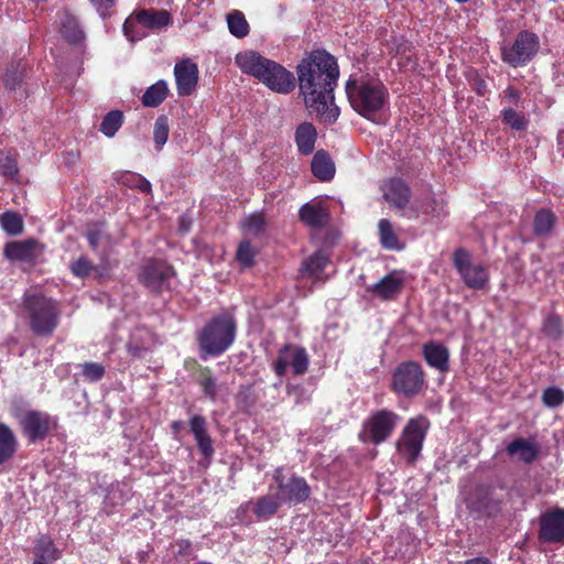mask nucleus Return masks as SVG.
Here are the masks:
<instances>
[{
  "label": "nucleus",
  "mask_w": 564,
  "mask_h": 564,
  "mask_svg": "<svg viewBox=\"0 0 564 564\" xmlns=\"http://www.w3.org/2000/svg\"><path fill=\"white\" fill-rule=\"evenodd\" d=\"M296 74L300 95L310 113L325 124L335 123L340 113L334 96L339 78L336 58L326 51H313L297 65Z\"/></svg>",
  "instance_id": "obj_1"
},
{
  "label": "nucleus",
  "mask_w": 564,
  "mask_h": 564,
  "mask_svg": "<svg viewBox=\"0 0 564 564\" xmlns=\"http://www.w3.org/2000/svg\"><path fill=\"white\" fill-rule=\"evenodd\" d=\"M235 63L243 74L256 77L274 93L285 95L295 88V77L290 70L256 51L238 53Z\"/></svg>",
  "instance_id": "obj_2"
},
{
  "label": "nucleus",
  "mask_w": 564,
  "mask_h": 564,
  "mask_svg": "<svg viewBox=\"0 0 564 564\" xmlns=\"http://www.w3.org/2000/svg\"><path fill=\"white\" fill-rule=\"evenodd\" d=\"M345 88L352 109L366 119L377 121L389 105V91L379 78L350 77Z\"/></svg>",
  "instance_id": "obj_3"
},
{
  "label": "nucleus",
  "mask_w": 564,
  "mask_h": 564,
  "mask_svg": "<svg viewBox=\"0 0 564 564\" xmlns=\"http://www.w3.org/2000/svg\"><path fill=\"white\" fill-rule=\"evenodd\" d=\"M21 310L30 330L36 336H52L59 324L62 311L58 302L41 292H25Z\"/></svg>",
  "instance_id": "obj_4"
},
{
  "label": "nucleus",
  "mask_w": 564,
  "mask_h": 564,
  "mask_svg": "<svg viewBox=\"0 0 564 564\" xmlns=\"http://www.w3.org/2000/svg\"><path fill=\"white\" fill-rule=\"evenodd\" d=\"M235 337L236 323L234 318L227 314L215 316L197 336L202 358L224 354L232 345Z\"/></svg>",
  "instance_id": "obj_5"
},
{
  "label": "nucleus",
  "mask_w": 564,
  "mask_h": 564,
  "mask_svg": "<svg viewBox=\"0 0 564 564\" xmlns=\"http://www.w3.org/2000/svg\"><path fill=\"white\" fill-rule=\"evenodd\" d=\"M172 22L166 10L143 9L131 14L123 23V33L131 42L140 41L147 36V29L161 31Z\"/></svg>",
  "instance_id": "obj_6"
},
{
  "label": "nucleus",
  "mask_w": 564,
  "mask_h": 564,
  "mask_svg": "<svg viewBox=\"0 0 564 564\" xmlns=\"http://www.w3.org/2000/svg\"><path fill=\"white\" fill-rule=\"evenodd\" d=\"M401 416L394 411L381 409L373 411L364 421L359 438L364 443L379 445L391 437Z\"/></svg>",
  "instance_id": "obj_7"
},
{
  "label": "nucleus",
  "mask_w": 564,
  "mask_h": 564,
  "mask_svg": "<svg viewBox=\"0 0 564 564\" xmlns=\"http://www.w3.org/2000/svg\"><path fill=\"white\" fill-rule=\"evenodd\" d=\"M429 427V420L423 415L410 419L404 426L397 441V451L408 463L413 464L420 456Z\"/></svg>",
  "instance_id": "obj_8"
},
{
  "label": "nucleus",
  "mask_w": 564,
  "mask_h": 564,
  "mask_svg": "<svg viewBox=\"0 0 564 564\" xmlns=\"http://www.w3.org/2000/svg\"><path fill=\"white\" fill-rule=\"evenodd\" d=\"M453 263L467 288L477 291L489 290L488 269L479 262H474L468 251L457 249L453 254Z\"/></svg>",
  "instance_id": "obj_9"
},
{
  "label": "nucleus",
  "mask_w": 564,
  "mask_h": 564,
  "mask_svg": "<svg viewBox=\"0 0 564 564\" xmlns=\"http://www.w3.org/2000/svg\"><path fill=\"white\" fill-rule=\"evenodd\" d=\"M175 271L164 260L149 259L140 268L138 279L140 283L152 293H162L171 290V281Z\"/></svg>",
  "instance_id": "obj_10"
},
{
  "label": "nucleus",
  "mask_w": 564,
  "mask_h": 564,
  "mask_svg": "<svg viewBox=\"0 0 564 564\" xmlns=\"http://www.w3.org/2000/svg\"><path fill=\"white\" fill-rule=\"evenodd\" d=\"M424 384V371L417 362H402L392 373L391 389L403 397L416 395Z\"/></svg>",
  "instance_id": "obj_11"
},
{
  "label": "nucleus",
  "mask_w": 564,
  "mask_h": 564,
  "mask_svg": "<svg viewBox=\"0 0 564 564\" xmlns=\"http://www.w3.org/2000/svg\"><path fill=\"white\" fill-rule=\"evenodd\" d=\"M540 41L534 33L523 31L511 45L502 47V59L513 67L528 63L539 51Z\"/></svg>",
  "instance_id": "obj_12"
},
{
  "label": "nucleus",
  "mask_w": 564,
  "mask_h": 564,
  "mask_svg": "<svg viewBox=\"0 0 564 564\" xmlns=\"http://www.w3.org/2000/svg\"><path fill=\"white\" fill-rule=\"evenodd\" d=\"M310 365V358L303 347L285 345L279 350V355L272 368L278 377H283L290 367L294 376L304 375Z\"/></svg>",
  "instance_id": "obj_13"
},
{
  "label": "nucleus",
  "mask_w": 564,
  "mask_h": 564,
  "mask_svg": "<svg viewBox=\"0 0 564 564\" xmlns=\"http://www.w3.org/2000/svg\"><path fill=\"white\" fill-rule=\"evenodd\" d=\"M273 479L278 486L276 495L282 503H301L310 496L311 488L303 477L293 475L285 481L282 470L276 469L274 471Z\"/></svg>",
  "instance_id": "obj_14"
},
{
  "label": "nucleus",
  "mask_w": 564,
  "mask_h": 564,
  "mask_svg": "<svg viewBox=\"0 0 564 564\" xmlns=\"http://www.w3.org/2000/svg\"><path fill=\"white\" fill-rule=\"evenodd\" d=\"M539 539L545 543H564V509L555 508L541 516Z\"/></svg>",
  "instance_id": "obj_15"
},
{
  "label": "nucleus",
  "mask_w": 564,
  "mask_h": 564,
  "mask_svg": "<svg viewBox=\"0 0 564 564\" xmlns=\"http://www.w3.org/2000/svg\"><path fill=\"white\" fill-rule=\"evenodd\" d=\"M198 66L191 58H183L174 66V77L178 96H191L198 84Z\"/></svg>",
  "instance_id": "obj_16"
},
{
  "label": "nucleus",
  "mask_w": 564,
  "mask_h": 564,
  "mask_svg": "<svg viewBox=\"0 0 564 564\" xmlns=\"http://www.w3.org/2000/svg\"><path fill=\"white\" fill-rule=\"evenodd\" d=\"M500 499L485 486H478L467 499L468 509L479 517H495L500 512Z\"/></svg>",
  "instance_id": "obj_17"
},
{
  "label": "nucleus",
  "mask_w": 564,
  "mask_h": 564,
  "mask_svg": "<svg viewBox=\"0 0 564 564\" xmlns=\"http://www.w3.org/2000/svg\"><path fill=\"white\" fill-rule=\"evenodd\" d=\"M20 424L23 435L34 443L48 434L52 421L47 413L29 411L22 416Z\"/></svg>",
  "instance_id": "obj_18"
},
{
  "label": "nucleus",
  "mask_w": 564,
  "mask_h": 564,
  "mask_svg": "<svg viewBox=\"0 0 564 564\" xmlns=\"http://www.w3.org/2000/svg\"><path fill=\"white\" fill-rule=\"evenodd\" d=\"M328 265V256L325 253V251L318 250L303 261L301 273L303 276L312 279L313 281L324 282L328 279V274L325 273V270Z\"/></svg>",
  "instance_id": "obj_19"
},
{
  "label": "nucleus",
  "mask_w": 564,
  "mask_h": 564,
  "mask_svg": "<svg viewBox=\"0 0 564 564\" xmlns=\"http://www.w3.org/2000/svg\"><path fill=\"white\" fill-rule=\"evenodd\" d=\"M384 199L394 208H404L410 200V188L409 186L399 178L389 181L382 187Z\"/></svg>",
  "instance_id": "obj_20"
},
{
  "label": "nucleus",
  "mask_w": 564,
  "mask_h": 564,
  "mask_svg": "<svg viewBox=\"0 0 564 564\" xmlns=\"http://www.w3.org/2000/svg\"><path fill=\"white\" fill-rule=\"evenodd\" d=\"M189 427L199 452L204 457L210 458L214 454V446L213 441L207 433V423L205 417L202 415H194L189 421Z\"/></svg>",
  "instance_id": "obj_21"
},
{
  "label": "nucleus",
  "mask_w": 564,
  "mask_h": 564,
  "mask_svg": "<svg viewBox=\"0 0 564 564\" xmlns=\"http://www.w3.org/2000/svg\"><path fill=\"white\" fill-rule=\"evenodd\" d=\"M423 356L427 365L440 372L448 370L449 351L443 344L437 341L426 343L423 346Z\"/></svg>",
  "instance_id": "obj_22"
},
{
  "label": "nucleus",
  "mask_w": 564,
  "mask_h": 564,
  "mask_svg": "<svg viewBox=\"0 0 564 564\" xmlns=\"http://www.w3.org/2000/svg\"><path fill=\"white\" fill-rule=\"evenodd\" d=\"M404 279L401 273L392 272L371 286V291L383 300L393 299L402 290Z\"/></svg>",
  "instance_id": "obj_23"
},
{
  "label": "nucleus",
  "mask_w": 564,
  "mask_h": 564,
  "mask_svg": "<svg viewBox=\"0 0 564 564\" xmlns=\"http://www.w3.org/2000/svg\"><path fill=\"white\" fill-rule=\"evenodd\" d=\"M300 218L307 226L319 229L328 223V212L321 203H307L300 209Z\"/></svg>",
  "instance_id": "obj_24"
},
{
  "label": "nucleus",
  "mask_w": 564,
  "mask_h": 564,
  "mask_svg": "<svg viewBox=\"0 0 564 564\" xmlns=\"http://www.w3.org/2000/svg\"><path fill=\"white\" fill-rule=\"evenodd\" d=\"M36 242L34 240L13 241L6 245L7 258L14 261H32L36 256Z\"/></svg>",
  "instance_id": "obj_25"
},
{
  "label": "nucleus",
  "mask_w": 564,
  "mask_h": 564,
  "mask_svg": "<svg viewBox=\"0 0 564 564\" xmlns=\"http://www.w3.org/2000/svg\"><path fill=\"white\" fill-rule=\"evenodd\" d=\"M507 453L510 456H518L525 464H530L536 458L539 447L533 441L519 437L507 446Z\"/></svg>",
  "instance_id": "obj_26"
},
{
  "label": "nucleus",
  "mask_w": 564,
  "mask_h": 564,
  "mask_svg": "<svg viewBox=\"0 0 564 564\" xmlns=\"http://www.w3.org/2000/svg\"><path fill=\"white\" fill-rule=\"evenodd\" d=\"M312 173L323 182L330 181L335 175V165L327 152L317 151L311 163Z\"/></svg>",
  "instance_id": "obj_27"
},
{
  "label": "nucleus",
  "mask_w": 564,
  "mask_h": 564,
  "mask_svg": "<svg viewBox=\"0 0 564 564\" xmlns=\"http://www.w3.org/2000/svg\"><path fill=\"white\" fill-rule=\"evenodd\" d=\"M282 501L279 499V496L275 495H265L260 497L257 501H249L246 505V508L249 509L252 507V511L260 519H269L271 518L278 509L281 507Z\"/></svg>",
  "instance_id": "obj_28"
},
{
  "label": "nucleus",
  "mask_w": 564,
  "mask_h": 564,
  "mask_svg": "<svg viewBox=\"0 0 564 564\" xmlns=\"http://www.w3.org/2000/svg\"><path fill=\"white\" fill-rule=\"evenodd\" d=\"M317 131L310 122L301 123L295 131V142L299 151L308 155L314 151Z\"/></svg>",
  "instance_id": "obj_29"
},
{
  "label": "nucleus",
  "mask_w": 564,
  "mask_h": 564,
  "mask_svg": "<svg viewBox=\"0 0 564 564\" xmlns=\"http://www.w3.org/2000/svg\"><path fill=\"white\" fill-rule=\"evenodd\" d=\"M18 449V440L13 431L0 423V465L10 462Z\"/></svg>",
  "instance_id": "obj_30"
},
{
  "label": "nucleus",
  "mask_w": 564,
  "mask_h": 564,
  "mask_svg": "<svg viewBox=\"0 0 564 564\" xmlns=\"http://www.w3.org/2000/svg\"><path fill=\"white\" fill-rule=\"evenodd\" d=\"M34 553L36 561L44 564L54 563L59 558V551L56 549L53 540L47 535H40L35 542Z\"/></svg>",
  "instance_id": "obj_31"
},
{
  "label": "nucleus",
  "mask_w": 564,
  "mask_h": 564,
  "mask_svg": "<svg viewBox=\"0 0 564 564\" xmlns=\"http://www.w3.org/2000/svg\"><path fill=\"white\" fill-rule=\"evenodd\" d=\"M61 33L68 42L74 44L80 43L85 39L77 20L67 12H64L61 17Z\"/></svg>",
  "instance_id": "obj_32"
},
{
  "label": "nucleus",
  "mask_w": 564,
  "mask_h": 564,
  "mask_svg": "<svg viewBox=\"0 0 564 564\" xmlns=\"http://www.w3.org/2000/svg\"><path fill=\"white\" fill-rule=\"evenodd\" d=\"M379 239L383 248L389 250H401L403 245L399 241L392 224L388 219H381L378 224Z\"/></svg>",
  "instance_id": "obj_33"
},
{
  "label": "nucleus",
  "mask_w": 564,
  "mask_h": 564,
  "mask_svg": "<svg viewBox=\"0 0 564 564\" xmlns=\"http://www.w3.org/2000/svg\"><path fill=\"white\" fill-rule=\"evenodd\" d=\"M169 88L165 80H159L150 86L142 96V104L145 107H158L166 98Z\"/></svg>",
  "instance_id": "obj_34"
},
{
  "label": "nucleus",
  "mask_w": 564,
  "mask_h": 564,
  "mask_svg": "<svg viewBox=\"0 0 564 564\" xmlns=\"http://www.w3.org/2000/svg\"><path fill=\"white\" fill-rule=\"evenodd\" d=\"M227 24L229 32L238 39H242L249 34V23L241 11L234 10L228 13Z\"/></svg>",
  "instance_id": "obj_35"
},
{
  "label": "nucleus",
  "mask_w": 564,
  "mask_h": 564,
  "mask_svg": "<svg viewBox=\"0 0 564 564\" xmlns=\"http://www.w3.org/2000/svg\"><path fill=\"white\" fill-rule=\"evenodd\" d=\"M554 224L555 215L549 209H541L534 216V234L538 236H545L553 229Z\"/></svg>",
  "instance_id": "obj_36"
},
{
  "label": "nucleus",
  "mask_w": 564,
  "mask_h": 564,
  "mask_svg": "<svg viewBox=\"0 0 564 564\" xmlns=\"http://www.w3.org/2000/svg\"><path fill=\"white\" fill-rule=\"evenodd\" d=\"M123 123V113L120 110L109 111L100 123V131L108 138H112Z\"/></svg>",
  "instance_id": "obj_37"
},
{
  "label": "nucleus",
  "mask_w": 564,
  "mask_h": 564,
  "mask_svg": "<svg viewBox=\"0 0 564 564\" xmlns=\"http://www.w3.org/2000/svg\"><path fill=\"white\" fill-rule=\"evenodd\" d=\"M169 120L166 116H159L154 122L153 127V140L155 144V149L161 151L169 139Z\"/></svg>",
  "instance_id": "obj_38"
},
{
  "label": "nucleus",
  "mask_w": 564,
  "mask_h": 564,
  "mask_svg": "<svg viewBox=\"0 0 564 564\" xmlns=\"http://www.w3.org/2000/svg\"><path fill=\"white\" fill-rule=\"evenodd\" d=\"M1 227L9 235H19L23 230L22 218L18 213L6 212L0 217Z\"/></svg>",
  "instance_id": "obj_39"
},
{
  "label": "nucleus",
  "mask_w": 564,
  "mask_h": 564,
  "mask_svg": "<svg viewBox=\"0 0 564 564\" xmlns=\"http://www.w3.org/2000/svg\"><path fill=\"white\" fill-rule=\"evenodd\" d=\"M502 122L514 130H524L528 126V120L522 112H518L512 108H505L501 111Z\"/></svg>",
  "instance_id": "obj_40"
},
{
  "label": "nucleus",
  "mask_w": 564,
  "mask_h": 564,
  "mask_svg": "<svg viewBox=\"0 0 564 564\" xmlns=\"http://www.w3.org/2000/svg\"><path fill=\"white\" fill-rule=\"evenodd\" d=\"M423 213L426 215H431L433 217H443L446 216L447 210V203L442 196H433L431 197L430 202L425 204L423 207Z\"/></svg>",
  "instance_id": "obj_41"
},
{
  "label": "nucleus",
  "mask_w": 564,
  "mask_h": 564,
  "mask_svg": "<svg viewBox=\"0 0 564 564\" xmlns=\"http://www.w3.org/2000/svg\"><path fill=\"white\" fill-rule=\"evenodd\" d=\"M82 369L84 378L89 382H97L105 376V367L98 362H85Z\"/></svg>",
  "instance_id": "obj_42"
},
{
  "label": "nucleus",
  "mask_w": 564,
  "mask_h": 564,
  "mask_svg": "<svg viewBox=\"0 0 564 564\" xmlns=\"http://www.w3.org/2000/svg\"><path fill=\"white\" fill-rule=\"evenodd\" d=\"M542 401L547 408L558 406L564 402V392L560 388L550 387L544 390Z\"/></svg>",
  "instance_id": "obj_43"
},
{
  "label": "nucleus",
  "mask_w": 564,
  "mask_h": 564,
  "mask_svg": "<svg viewBox=\"0 0 564 564\" xmlns=\"http://www.w3.org/2000/svg\"><path fill=\"white\" fill-rule=\"evenodd\" d=\"M254 254V249L252 248L250 242L242 241L238 247L236 258L241 265L250 267L253 262Z\"/></svg>",
  "instance_id": "obj_44"
},
{
  "label": "nucleus",
  "mask_w": 564,
  "mask_h": 564,
  "mask_svg": "<svg viewBox=\"0 0 564 564\" xmlns=\"http://www.w3.org/2000/svg\"><path fill=\"white\" fill-rule=\"evenodd\" d=\"M93 270L94 265L86 257H79L70 264V271L77 278H86Z\"/></svg>",
  "instance_id": "obj_45"
},
{
  "label": "nucleus",
  "mask_w": 564,
  "mask_h": 564,
  "mask_svg": "<svg viewBox=\"0 0 564 564\" xmlns=\"http://www.w3.org/2000/svg\"><path fill=\"white\" fill-rule=\"evenodd\" d=\"M543 332L549 337L558 338L562 333L560 317L556 315L547 316L543 323Z\"/></svg>",
  "instance_id": "obj_46"
},
{
  "label": "nucleus",
  "mask_w": 564,
  "mask_h": 564,
  "mask_svg": "<svg viewBox=\"0 0 564 564\" xmlns=\"http://www.w3.org/2000/svg\"><path fill=\"white\" fill-rule=\"evenodd\" d=\"M242 227L247 232L258 234L264 227V218L260 214L250 215L243 220Z\"/></svg>",
  "instance_id": "obj_47"
},
{
  "label": "nucleus",
  "mask_w": 564,
  "mask_h": 564,
  "mask_svg": "<svg viewBox=\"0 0 564 564\" xmlns=\"http://www.w3.org/2000/svg\"><path fill=\"white\" fill-rule=\"evenodd\" d=\"M23 74L24 67L20 63L17 66H12L7 72L6 86L9 89H14L21 83Z\"/></svg>",
  "instance_id": "obj_48"
},
{
  "label": "nucleus",
  "mask_w": 564,
  "mask_h": 564,
  "mask_svg": "<svg viewBox=\"0 0 564 564\" xmlns=\"http://www.w3.org/2000/svg\"><path fill=\"white\" fill-rule=\"evenodd\" d=\"M0 172L6 177H14L18 174L17 161L11 155H4L0 159Z\"/></svg>",
  "instance_id": "obj_49"
},
{
  "label": "nucleus",
  "mask_w": 564,
  "mask_h": 564,
  "mask_svg": "<svg viewBox=\"0 0 564 564\" xmlns=\"http://www.w3.org/2000/svg\"><path fill=\"white\" fill-rule=\"evenodd\" d=\"M200 387L208 398L215 400L217 393V384L214 378L210 376H204L200 379Z\"/></svg>",
  "instance_id": "obj_50"
},
{
  "label": "nucleus",
  "mask_w": 564,
  "mask_h": 564,
  "mask_svg": "<svg viewBox=\"0 0 564 564\" xmlns=\"http://www.w3.org/2000/svg\"><path fill=\"white\" fill-rule=\"evenodd\" d=\"M101 17L109 15V10L115 6V0H90Z\"/></svg>",
  "instance_id": "obj_51"
},
{
  "label": "nucleus",
  "mask_w": 564,
  "mask_h": 564,
  "mask_svg": "<svg viewBox=\"0 0 564 564\" xmlns=\"http://www.w3.org/2000/svg\"><path fill=\"white\" fill-rule=\"evenodd\" d=\"M87 239H88V242H89V246L93 248V249H97V247L99 246V242L102 238V231L101 229L99 228H93V229H89L87 231Z\"/></svg>",
  "instance_id": "obj_52"
},
{
  "label": "nucleus",
  "mask_w": 564,
  "mask_h": 564,
  "mask_svg": "<svg viewBox=\"0 0 564 564\" xmlns=\"http://www.w3.org/2000/svg\"><path fill=\"white\" fill-rule=\"evenodd\" d=\"M503 99L508 104L517 105L520 100V91L513 86H508L503 91Z\"/></svg>",
  "instance_id": "obj_53"
},
{
  "label": "nucleus",
  "mask_w": 564,
  "mask_h": 564,
  "mask_svg": "<svg viewBox=\"0 0 564 564\" xmlns=\"http://www.w3.org/2000/svg\"><path fill=\"white\" fill-rule=\"evenodd\" d=\"M130 177L135 178V186L141 192L148 193V192L151 191V184H150V182L148 180H145L143 177H140V176H135V175H130Z\"/></svg>",
  "instance_id": "obj_54"
},
{
  "label": "nucleus",
  "mask_w": 564,
  "mask_h": 564,
  "mask_svg": "<svg viewBox=\"0 0 564 564\" xmlns=\"http://www.w3.org/2000/svg\"><path fill=\"white\" fill-rule=\"evenodd\" d=\"M463 564H494V563L485 556H477V557L466 560Z\"/></svg>",
  "instance_id": "obj_55"
},
{
  "label": "nucleus",
  "mask_w": 564,
  "mask_h": 564,
  "mask_svg": "<svg viewBox=\"0 0 564 564\" xmlns=\"http://www.w3.org/2000/svg\"><path fill=\"white\" fill-rule=\"evenodd\" d=\"M475 89H476L478 95L485 96L486 90H487V85H486V83L482 79H480V80H478L476 83Z\"/></svg>",
  "instance_id": "obj_56"
},
{
  "label": "nucleus",
  "mask_w": 564,
  "mask_h": 564,
  "mask_svg": "<svg viewBox=\"0 0 564 564\" xmlns=\"http://www.w3.org/2000/svg\"><path fill=\"white\" fill-rule=\"evenodd\" d=\"M189 226H191V223L187 221L185 218H182L180 230H182L183 232H186L188 230Z\"/></svg>",
  "instance_id": "obj_57"
},
{
  "label": "nucleus",
  "mask_w": 564,
  "mask_h": 564,
  "mask_svg": "<svg viewBox=\"0 0 564 564\" xmlns=\"http://www.w3.org/2000/svg\"><path fill=\"white\" fill-rule=\"evenodd\" d=\"M181 425H182V423H181V422H178V421H175V422H173V423H172V427H173V430H174L175 432H177V431H178V429L181 427Z\"/></svg>",
  "instance_id": "obj_58"
},
{
  "label": "nucleus",
  "mask_w": 564,
  "mask_h": 564,
  "mask_svg": "<svg viewBox=\"0 0 564 564\" xmlns=\"http://www.w3.org/2000/svg\"><path fill=\"white\" fill-rule=\"evenodd\" d=\"M249 388H246V389H241V391L239 392V398L242 397V394H245V392H249Z\"/></svg>",
  "instance_id": "obj_59"
},
{
  "label": "nucleus",
  "mask_w": 564,
  "mask_h": 564,
  "mask_svg": "<svg viewBox=\"0 0 564 564\" xmlns=\"http://www.w3.org/2000/svg\"><path fill=\"white\" fill-rule=\"evenodd\" d=\"M457 3H466L468 2L469 0H455Z\"/></svg>",
  "instance_id": "obj_60"
},
{
  "label": "nucleus",
  "mask_w": 564,
  "mask_h": 564,
  "mask_svg": "<svg viewBox=\"0 0 564 564\" xmlns=\"http://www.w3.org/2000/svg\"><path fill=\"white\" fill-rule=\"evenodd\" d=\"M564 134V132H560L558 133V141L561 142V139H562V135Z\"/></svg>",
  "instance_id": "obj_61"
},
{
  "label": "nucleus",
  "mask_w": 564,
  "mask_h": 564,
  "mask_svg": "<svg viewBox=\"0 0 564 564\" xmlns=\"http://www.w3.org/2000/svg\"><path fill=\"white\" fill-rule=\"evenodd\" d=\"M33 564H44V563H42L40 561H35Z\"/></svg>",
  "instance_id": "obj_62"
}]
</instances>
